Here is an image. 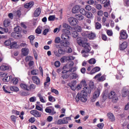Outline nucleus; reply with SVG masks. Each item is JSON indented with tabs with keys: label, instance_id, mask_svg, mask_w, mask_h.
I'll return each instance as SVG.
<instances>
[{
	"label": "nucleus",
	"instance_id": "obj_1",
	"mask_svg": "<svg viewBox=\"0 0 129 129\" xmlns=\"http://www.w3.org/2000/svg\"><path fill=\"white\" fill-rule=\"evenodd\" d=\"M77 41L78 45H79V46H82L84 48L83 50H82L81 51L83 57L87 58L88 56H89L88 53L91 50L90 44L89 43H86L85 40L81 37H78Z\"/></svg>",
	"mask_w": 129,
	"mask_h": 129
},
{
	"label": "nucleus",
	"instance_id": "obj_2",
	"mask_svg": "<svg viewBox=\"0 0 129 129\" xmlns=\"http://www.w3.org/2000/svg\"><path fill=\"white\" fill-rule=\"evenodd\" d=\"M71 32L68 30H64V33L61 34V38L62 40L60 41V45L61 47H65L68 48L70 46V42L69 41L71 40V37L69 36Z\"/></svg>",
	"mask_w": 129,
	"mask_h": 129
},
{
	"label": "nucleus",
	"instance_id": "obj_3",
	"mask_svg": "<svg viewBox=\"0 0 129 129\" xmlns=\"http://www.w3.org/2000/svg\"><path fill=\"white\" fill-rule=\"evenodd\" d=\"M108 98L109 99H111L113 103H116L118 101V96H117V94L114 91L110 92L108 95Z\"/></svg>",
	"mask_w": 129,
	"mask_h": 129
},
{
	"label": "nucleus",
	"instance_id": "obj_4",
	"mask_svg": "<svg viewBox=\"0 0 129 129\" xmlns=\"http://www.w3.org/2000/svg\"><path fill=\"white\" fill-rule=\"evenodd\" d=\"M91 89L89 87H85L83 88V90L81 92V95L84 96L85 98H84V100H86V98H87V93L90 94L91 93Z\"/></svg>",
	"mask_w": 129,
	"mask_h": 129
},
{
	"label": "nucleus",
	"instance_id": "obj_5",
	"mask_svg": "<svg viewBox=\"0 0 129 129\" xmlns=\"http://www.w3.org/2000/svg\"><path fill=\"white\" fill-rule=\"evenodd\" d=\"M84 98H85L84 96H82L81 93H78L76 97V100L77 102H78L79 100H81L82 102H86V101H87V98H86L85 101L84 100Z\"/></svg>",
	"mask_w": 129,
	"mask_h": 129
},
{
	"label": "nucleus",
	"instance_id": "obj_6",
	"mask_svg": "<svg viewBox=\"0 0 129 129\" xmlns=\"http://www.w3.org/2000/svg\"><path fill=\"white\" fill-rule=\"evenodd\" d=\"M30 113L33 115L34 117H36L37 118L42 116V113L36 110H32L30 111Z\"/></svg>",
	"mask_w": 129,
	"mask_h": 129
},
{
	"label": "nucleus",
	"instance_id": "obj_7",
	"mask_svg": "<svg viewBox=\"0 0 129 129\" xmlns=\"http://www.w3.org/2000/svg\"><path fill=\"white\" fill-rule=\"evenodd\" d=\"M68 22L71 26H76V25H77L78 20L75 18L70 17L68 19Z\"/></svg>",
	"mask_w": 129,
	"mask_h": 129
},
{
	"label": "nucleus",
	"instance_id": "obj_8",
	"mask_svg": "<svg viewBox=\"0 0 129 129\" xmlns=\"http://www.w3.org/2000/svg\"><path fill=\"white\" fill-rule=\"evenodd\" d=\"M129 91L125 87H123L121 90V96L122 97H126L128 96Z\"/></svg>",
	"mask_w": 129,
	"mask_h": 129
},
{
	"label": "nucleus",
	"instance_id": "obj_9",
	"mask_svg": "<svg viewBox=\"0 0 129 129\" xmlns=\"http://www.w3.org/2000/svg\"><path fill=\"white\" fill-rule=\"evenodd\" d=\"M100 94V92L99 91V90L97 89L94 93L93 97L91 98V101L92 102H94L95 101L96 99L99 96V95Z\"/></svg>",
	"mask_w": 129,
	"mask_h": 129
},
{
	"label": "nucleus",
	"instance_id": "obj_10",
	"mask_svg": "<svg viewBox=\"0 0 129 129\" xmlns=\"http://www.w3.org/2000/svg\"><path fill=\"white\" fill-rule=\"evenodd\" d=\"M120 39H122L123 40H125L127 39V34L125 30H121L120 32Z\"/></svg>",
	"mask_w": 129,
	"mask_h": 129
},
{
	"label": "nucleus",
	"instance_id": "obj_11",
	"mask_svg": "<svg viewBox=\"0 0 129 129\" xmlns=\"http://www.w3.org/2000/svg\"><path fill=\"white\" fill-rule=\"evenodd\" d=\"M32 79L33 83H35L37 85H40V84H41V81L38 77L36 76H33Z\"/></svg>",
	"mask_w": 129,
	"mask_h": 129
},
{
	"label": "nucleus",
	"instance_id": "obj_12",
	"mask_svg": "<svg viewBox=\"0 0 129 129\" xmlns=\"http://www.w3.org/2000/svg\"><path fill=\"white\" fill-rule=\"evenodd\" d=\"M97 2H100V4L104 5V8H107L108 6L110 5V1L107 0H97Z\"/></svg>",
	"mask_w": 129,
	"mask_h": 129
},
{
	"label": "nucleus",
	"instance_id": "obj_13",
	"mask_svg": "<svg viewBox=\"0 0 129 129\" xmlns=\"http://www.w3.org/2000/svg\"><path fill=\"white\" fill-rule=\"evenodd\" d=\"M42 10H41V8H38L36 9L33 14L34 18H38L40 15H41V13Z\"/></svg>",
	"mask_w": 129,
	"mask_h": 129
},
{
	"label": "nucleus",
	"instance_id": "obj_14",
	"mask_svg": "<svg viewBox=\"0 0 129 129\" xmlns=\"http://www.w3.org/2000/svg\"><path fill=\"white\" fill-rule=\"evenodd\" d=\"M80 12V6L77 5L73 7L72 9L73 14H76V13H79Z\"/></svg>",
	"mask_w": 129,
	"mask_h": 129
},
{
	"label": "nucleus",
	"instance_id": "obj_15",
	"mask_svg": "<svg viewBox=\"0 0 129 129\" xmlns=\"http://www.w3.org/2000/svg\"><path fill=\"white\" fill-rule=\"evenodd\" d=\"M100 71V68L99 67H96L93 68L90 72V74L92 75V74H95L97 72H99Z\"/></svg>",
	"mask_w": 129,
	"mask_h": 129
},
{
	"label": "nucleus",
	"instance_id": "obj_16",
	"mask_svg": "<svg viewBox=\"0 0 129 129\" xmlns=\"http://www.w3.org/2000/svg\"><path fill=\"white\" fill-rule=\"evenodd\" d=\"M107 116H108V118L110 120V121H114L115 120V117H114V115L112 113H108L107 114Z\"/></svg>",
	"mask_w": 129,
	"mask_h": 129
},
{
	"label": "nucleus",
	"instance_id": "obj_17",
	"mask_svg": "<svg viewBox=\"0 0 129 129\" xmlns=\"http://www.w3.org/2000/svg\"><path fill=\"white\" fill-rule=\"evenodd\" d=\"M22 54L23 56H27L29 55V49L27 48H23L21 49Z\"/></svg>",
	"mask_w": 129,
	"mask_h": 129
},
{
	"label": "nucleus",
	"instance_id": "obj_18",
	"mask_svg": "<svg viewBox=\"0 0 129 129\" xmlns=\"http://www.w3.org/2000/svg\"><path fill=\"white\" fill-rule=\"evenodd\" d=\"M127 48V42H123L121 45L119 46V49L121 50H124Z\"/></svg>",
	"mask_w": 129,
	"mask_h": 129
},
{
	"label": "nucleus",
	"instance_id": "obj_19",
	"mask_svg": "<svg viewBox=\"0 0 129 129\" xmlns=\"http://www.w3.org/2000/svg\"><path fill=\"white\" fill-rule=\"evenodd\" d=\"M3 25L5 28L9 27V26H10L11 25V20L9 19H6L4 21Z\"/></svg>",
	"mask_w": 129,
	"mask_h": 129
},
{
	"label": "nucleus",
	"instance_id": "obj_20",
	"mask_svg": "<svg viewBox=\"0 0 129 129\" xmlns=\"http://www.w3.org/2000/svg\"><path fill=\"white\" fill-rule=\"evenodd\" d=\"M20 87L22 88V89H23V90H26V91H28V85L27 84L24 83H21L20 85Z\"/></svg>",
	"mask_w": 129,
	"mask_h": 129
},
{
	"label": "nucleus",
	"instance_id": "obj_21",
	"mask_svg": "<svg viewBox=\"0 0 129 129\" xmlns=\"http://www.w3.org/2000/svg\"><path fill=\"white\" fill-rule=\"evenodd\" d=\"M34 6V2H30L28 3H26L25 5H24V8L25 9H31L32 7Z\"/></svg>",
	"mask_w": 129,
	"mask_h": 129
},
{
	"label": "nucleus",
	"instance_id": "obj_22",
	"mask_svg": "<svg viewBox=\"0 0 129 129\" xmlns=\"http://www.w3.org/2000/svg\"><path fill=\"white\" fill-rule=\"evenodd\" d=\"M117 70L118 72H119V73L123 71V64L121 63L119 64L117 66Z\"/></svg>",
	"mask_w": 129,
	"mask_h": 129
},
{
	"label": "nucleus",
	"instance_id": "obj_23",
	"mask_svg": "<svg viewBox=\"0 0 129 129\" xmlns=\"http://www.w3.org/2000/svg\"><path fill=\"white\" fill-rule=\"evenodd\" d=\"M68 60H70L69 56H63L60 58V62L61 63H65V62H67Z\"/></svg>",
	"mask_w": 129,
	"mask_h": 129
},
{
	"label": "nucleus",
	"instance_id": "obj_24",
	"mask_svg": "<svg viewBox=\"0 0 129 129\" xmlns=\"http://www.w3.org/2000/svg\"><path fill=\"white\" fill-rule=\"evenodd\" d=\"M58 121L60 124H64L65 123H67L68 122V120H67V118H63V119H59Z\"/></svg>",
	"mask_w": 129,
	"mask_h": 129
},
{
	"label": "nucleus",
	"instance_id": "obj_25",
	"mask_svg": "<svg viewBox=\"0 0 129 129\" xmlns=\"http://www.w3.org/2000/svg\"><path fill=\"white\" fill-rule=\"evenodd\" d=\"M58 52L59 55H64V54H66V50L62 48H59L58 49Z\"/></svg>",
	"mask_w": 129,
	"mask_h": 129
},
{
	"label": "nucleus",
	"instance_id": "obj_26",
	"mask_svg": "<svg viewBox=\"0 0 129 129\" xmlns=\"http://www.w3.org/2000/svg\"><path fill=\"white\" fill-rule=\"evenodd\" d=\"M28 39L30 40V42L31 45H32V46H34V40H35V36L30 35L28 37Z\"/></svg>",
	"mask_w": 129,
	"mask_h": 129
},
{
	"label": "nucleus",
	"instance_id": "obj_27",
	"mask_svg": "<svg viewBox=\"0 0 129 129\" xmlns=\"http://www.w3.org/2000/svg\"><path fill=\"white\" fill-rule=\"evenodd\" d=\"M37 96L38 97H39L40 101H41V102H42V103H45V102H46V101H45V99H44V97L42 96V94H41V93L37 94Z\"/></svg>",
	"mask_w": 129,
	"mask_h": 129
},
{
	"label": "nucleus",
	"instance_id": "obj_28",
	"mask_svg": "<svg viewBox=\"0 0 129 129\" xmlns=\"http://www.w3.org/2000/svg\"><path fill=\"white\" fill-rule=\"evenodd\" d=\"M34 89H36V85L34 84H31L29 86L28 85V91H31V90H34Z\"/></svg>",
	"mask_w": 129,
	"mask_h": 129
},
{
	"label": "nucleus",
	"instance_id": "obj_29",
	"mask_svg": "<svg viewBox=\"0 0 129 129\" xmlns=\"http://www.w3.org/2000/svg\"><path fill=\"white\" fill-rule=\"evenodd\" d=\"M75 18L79 21H82L84 19V17L81 15V14L76 15Z\"/></svg>",
	"mask_w": 129,
	"mask_h": 129
},
{
	"label": "nucleus",
	"instance_id": "obj_30",
	"mask_svg": "<svg viewBox=\"0 0 129 129\" xmlns=\"http://www.w3.org/2000/svg\"><path fill=\"white\" fill-rule=\"evenodd\" d=\"M85 16V17H86V18H88V19H91V18H92L93 15L91 12L87 11Z\"/></svg>",
	"mask_w": 129,
	"mask_h": 129
},
{
	"label": "nucleus",
	"instance_id": "obj_31",
	"mask_svg": "<svg viewBox=\"0 0 129 129\" xmlns=\"http://www.w3.org/2000/svg\"><path fill=\"white\" fill-rule=\"evenodd\" d=\"M105 75H103L102 76L100 77L99 78L97 79L98 81L99 82H102L105 80Z\"/></svg>",
	"mask_w": 129,
	"mask_h": 129
},
{
	"label": "nucleus",
	"instance_id": "obj_32",
	"mask_svg": "<svg viewBox=\"0 0 129 129\" xmlns=\"http://www.w3.org/2000/svg\"><path fill=\"white\" fill-rule=\"evenodd\" d=\"M10 90H11V91H14L15 92H17V91H19V88L16 86H11L10 87Z\"/></svg>",
	"mask_w": 129,
	"mask_h": 129
},
{
	"label": "nucleus",
	"instance_id": "obj_33",
	"mask_svg": "<svg viewBox=\"0 0 129 129\" xmlns=\"http://www.w3.org/2000/svg\"><path fill=\"white\" fill-rule=\"evenodd\" d=\"M0 69L3 71H6V70H9V69H10V68L8 66L3 65L0 67Z\"/></svg>",
	"mask_w": 129,
	"mask_h": 129
},
{
	"label": "nucleus",
	"instance_id": "obj_34",
	"mask_svg": "<svg viewBox=\"0 0 129 129\" xmlns=\"http://www.w3.org/2000/svg\"><path fill=\"white\" fill-rule=\"evenodd\" d=\"M95 29L96 30H100L101 29V24L98 22L95 23Z\"/></svg>",
	"mask_w": 129,
	"mask_h": 129
},
{
	"label": "nucleus",
	"instance_id": "obj_35",
	"mask_svg": "<svg viewBox=\"0 0 129 129\" xmlns=\"http://www.w3.org/2000/svg\"><path fill=\"white\" fill-rule=\"evenodd\" d=\"M71 75L72 79H77V78H78V75L76 73H73Z\"/></svg>",
	"mask_w": 129,
	"mask_h": 129
},
{
	"label": "nucleus",
	"instance_id": "obj_36",
	"mask_svg": "<svg viewBox=\"0 0 129 129\" xmlns=\"http://www.w3.org/2000/svg\"><path fill=\"white\" fill-rule=\"evenodd\" d=\"M35 33L36 34H41L42 33V27H38L35 30Z\"/></svg>",
	"mask_w": 129,
	"mask_h": 129
},
{
	"label": "nucleus",
	"instance_id": "obj_37",
	"mask_svg": "<svg viewBox=\"0 0 129 129\" xmlns=\"http://www.w3.org/2000/svg\"><path fill=\"white\" fill-rule=\"evenodd\" d=\"M81 86H83V87H86L85 86H87V84H86V81L85 80H83L81 81L80 83Z\"/></svg>",
	"mask_w": 129,
	"mask_h": 129
},
{
	"label": "nucleus",
	"instance_id": "obj_38",
	"mask_svg": "<svg viewBox=\"0 0 129 129\" xmlns=\"http://www.w3.org/2000/svg\"><path fill=\"white\" fill-rule=\"evenodd\" d=\"M50 108H52V106L47 107L45 108V112L47 113H51L52 112V110Z\"/></svg>",
	"mask_w": 129,
	"mask_h": 129
},
{
	"label": "nucleus",
	"instance_id": "obj_39",
	"mask_svg": "<svg viewBox=\"0 0 129 129\" xmlns=\"http://www.w3.org/2000/svg\"><path fill=\"white\" fill-rule=\"evenodd\" d=\"M21 27L19 26L16 27L14 28V32H16V33H21Z\"/></svg>",
	"mask_w": 129,
	"mask_h": 129
},
{
	"label": "nucleus",
	"instance_id": "obj_40",
	"mask_svg": "<svg viewBox=\"0 0 129 129\" xmlns=\"http://www.w3.org/2000/svg\"><path fill=\"white\" fill-rule=\"evenodd\" d=\"M48 100H49V101H50V102H54L56 101V99H55V98H54L52 96H48Z\"/></svg>",
	"mask_w": 129,
	"mask_h": 129
},
{
	"label": "nucleus",
	"instance_id": "obj_41",
	"mask_svg": "<svg viewBox=\"0 0 129 129\" xmlns=\"http://www.w3.org/2000/svg\"><path fill=\"white\" fill-rule=\"evenodd\" d=\"M54 43L55 44H59V43L61 44V38L60 37H56L54 40Z\"/></svg>",
	"mask_w": 129,
	"mask_h": 129
},
{
	"label": "nucleus",
	"instance_id": "obj_42",
	"mask_svg": "<svg viewBox=\"0 0 129 129\" xmlns=\"http://www.w3.org/2000/svg\"><path fill=\"white\" fill-rule=\"evenodd\" d=\"M87 11H85V9H80V14H82L83 16H85L86 15V13Z\"/></svg>",
	"mask_w": 129,
	"mask_h": 129
},
{
	"label": "nucleus",
	"instance_id": "obj_43",
	"mask_svg": "<svg viewBox=\"0 0 129 129\" xmlns=\"http://www.w3.org/2000/svg\"><path fill=\"white\" fill-rule=\"evenodd\" d=\"M95 37H96L95 34L93 33H91L88 34V37L89 38V39H94Z\"/></svg>",
	"mask_w": 129,
	"mask_h": 129
},
{
	"label": "nucleus",
	"instance_id": "obj_44",
	"mask_svg": "<svg viewBox=\"0 0 129 129\" xmlns=\"http://www.w3.org/2000/svg\"><path fill=\"white\" fill-rule=\"evenodd\" d=\"M101 38L102 40L103 41H107L108 40V38H107V36L104 34H101Z\"/></svg>",
	"mask_w": 129,
	"mask_h": 129
},
{
	"label": "nucleus",
	"instance_id": "obj_45",
	"mask_svg": "<svg viewBox=\"0 0 129 129\" xmlns=\"http://www.w3.org/2000/svg\"><path fill=\"white\" fill-rule=\"evenodd\" d=\"M72 34L74 38H77V37H78V35H79V34L77 33V31H73L72 32Z\"/></svg>",
	"mask_w": 129,
	"mask_h": 129
},
{
	"label": "nucleus",
	"instance_id": "obj_46",
	"mask_svg": "<svg viewBox=\"0 0 129 129\" xmlns=\"http://www.w3.org/2000/svg\"><path fill=\"white\" fill-rule=\"evenodd\" d=\"M32 60H33V57L31 56H27L26 58H25V61L26 62H29L32 61Z\"/></svg>",
	"mask_w": 129,
	"mask_h": 129
},
{
	"label": "nucleus",
	"instance_id": "obj_47",
	"mask_svg": "<svg viewBox=\"0 0 129 129\" xmlns=\"http://www.w3.org/2000/svg\"><path fill=\"white\" fill-rule=\"evenodd\" d=\"M21 96H28V95H30L29 92H23L20 93Z\"/></svg>",
	"mask_w": 129,
	"mask_h": 129
},
{
	"label": "nucleus",
	"instance_id": "obj_48",
	"mask_svg": "<svg viewBox=\"0 0 129 129\" xmlns=\"http://www.w3.org/2000/svg\"><path fill=\"white\" fill-rule=\"evenodd\" d=\"M89 64H95V63H96V60L94 58H91L89 60Z\"/></svg>",
	"mask_w": 129,
	"mask_h": 129
},
{
	"label": "nucleus",
	"instance_id": "obj_49",
	"mask_svg": "<svg viewBox=\"0 0 129 129\" xmlns=\"http://www.w3.org/2000/svg\"><path fill=\"white\" fill-rule=\"evenodd\" d=\"M97 126L100 129H102L103 128L104 126V123H98L97 125Z\"/></svg>",
	"mask_w": 129,
	"mask_h": 129
},
{
	"label": "nucleus",
	"instance_id": "obj_50",
	"mask_svg": "<svg viewBox=\"0 0 129 129\" xmlns=\"http://www.w3.org/2000/svg\"><path fill=\"white\" fill-rule=\"evenodd\" d=\"M51 81V79H50V77H47L46 79V81L44 83V86H46L47 85V83H49Z\"/></svg>",
	"mask_w": 129,
	"mask_h": 129
},
{
	"label": "nucleus",
	"instance_id": "obj_51",
	"mask_svg": "<svg viewBox=\"0 0 129 129\" xmlns=\"http://www.w3.org/2000/svg\"><path fill=\"white\" fill-rule=\"evenodd\" d=\"M51 91L53 93H55V94H56V95H58V94H59V92L58 91V90L53 89L52 88H51Z\"/></svg>",
	"mask_w": 129,
	"mask_h": 129
},
{
	"label": "nucleus",
	"instance_id": "obj_52",
	"mask_svg": "<svg viewBox=\"0 0 129 129\" xmlns=\"http://www.w3.org/2000/svg\"><path fill=\"white\" fill-rule=\"evenodd\" d=\"M62 27L64 29H68V30H70V28H71V27L67 24H63Z\"/></svg>",
	"mask_w": 129,
	"mask_h": 129
},
{
	"label": "nucleus",
	"instance_id": "obj_53",
	"mask_svg": "<svg viewBox=\"0 0 129 129\" xmlns=\"http://www.w3.org/2000/svg\"><path fill=\"white\" fill-rule=\"evenodd\" d=\"M106 33L108 36H109V37H111V36H112V35L113 34V33H112V31L110 30H107Z\"/></svg>",
	"mask_w": 129,
	"mask_h": 129
},
{
	"label": "nucleus",
	"instance_id": "obj_54",
	"mask_svg": "<svg viewBox=\"0 0 129 129\" xmlns=\"http://www.w3.org/2000/svg\"><path fill=\"white\" fill-rule=\"evenodd\" d=\"M3 89L5 93H11L10 91H8V88L7 87H5V86H4L3 87Z\"/></svg>",
	"mask_w": 129,
	"mask_h": 129
},
{
	"label": "nucleus",
	"instance_id": "obj_55",
	"mask_svg": "<svg viewBox=\"0 0 129 129\" xmlns=\"http://www.w3.org/2000/svg\"><path fill=\"white\" fill-rule=\"evenodd\" d=\"M12 36L14 37V38H17V37H19L20 35H19V34H18V33H16V32H13L11 34Z\"/></svg>",
	"mask_w": 129,
	"mask_h": 129
},
{
	"label": "nucleus",
	"instance_id": "obj_56",
	"mask_svg": "<svg viewBox=\"0 0 129 129\" xmlns=\"http://www.w3.org/2000/svg\"><path fill=\"white\" fill-rule=\"evenodd\" d=\"M35 108L37 110H39V111H42V112H43V108L41 107L40 106L36 105Z\"/></svg>",
	"mask_w": 129,
	"mask_h": 129
},
{
	"label": "nucleus",
	"instance_id": "obj_57",
	"mask_svg": "<svg viewBox=\"0 0 129 129\" xmlns=\"http://www.w3.org/2000/svg\"><path fill=\"white\" fill-rule=\"evenodd\" d=\"M89 88H90V89H93V88H94V83H93V82H91L89 83Z\"/></svg>",
	"mask_w": 129,
	"mask_h": 129
},
{
	"label": "nucleus",
	"instance_id": "obj_58",
	"mask_svg": "<svg viewBox=\"0 0 129 129\" xmlns=\"http://www.w3.org/2000/svg\"><path fill=\"white\" fill-rule=\"evenodd\" d=\"M16 15L17 17H18V18H20L22 15V12H21L20 10H18L16 12Z\"/></svg>",
	"mask_w": 129,
	"mask_h": 129
},
{
	"label": "nucleus",
	"instance_id": "obj_59",
	"mask_svg": "<svg viewBox=\"0 0 129 129\" xmlns=\"http://www.w3.org/2000/svg\"><path fill=\"white\" fill-rule=\"evenodd\" d=\"M11 118L12 121H13L14 122H16V119H17V116H16L15 115H11Z\"/></svg>",
	"mask_w": 129,
	"mask_h": 129
},
{
	"label": "nucleus",
	"instance_id": "obj_60",
	"mask_svg": "<svg viewBox=\"0 0 129 129\" xmlns=\"http://www.w3.org/2000/svg\"><path fill=\"white\" fill-rule=\"evenodd\" d=\"M29 122H31V123H34V121H36V120L35 119V117H32L29 119Z\"/></svg>",
	"mask_w": 129,
	"mask_h": 129
},
{
	"label": "nucleus",
	"instance_id": "obj_61",
	"mask_svg": "<svg viewBox=\"0 0 129 129\" xmlns=\"http://www.w3.org/2000/svg\"><path fill=\"white\" fill-rule=\"evenodd\" d=\"M8 75V74L7 73L4 72H1L0 73V76L1 77H6Z\"/></svg>",
	"mask_w": 129,
	"mask_h": 129
},
{
	"label": "nucleus",
	"instance_id": "obj_62",
	"mask_svg": "<svg viewBox=\"0 0 129 129\" xmlns=\"http://www.w3.org/2000/svg\"><path fill=\"white\" fill-rule=\"evenodd\" d=\"M76 71V68L74 67V68H72L71 69H70L68 71V72H72V73H73V72H75Z\"/></svg>",
	"mask_w": 129,
	"mask_h": 129
},
{
	"label": "nucleus",
	"instance_id": "obj_63",
	"mask_svg": "<svg viewBox=\"0 0 129 129\" xmlns=\"http://www.w3.org/2000/svg\"><path fill=\"white\" fill-rule=\"evenodd\" d=\"M17 42H13L12 43V44H11V48H16V46H17Z\"/></svg>",
	"mask_w": 129,
	"mask_h": 129
},
{
	"label": "nucleus",
	"instance_id": "obj_64",
	"mask_svg": "<svg viewBox=\"0 0 129 129\" xmlns=\"http://www.w3.org/2000/svg\"><path fill=\"white\" fill-rule=\"evenodd\" d=\"M76 31L77 32H81V31H82V29H81V27H80L79 26H77L76 27Z\"/></svg>",
	"mask_w": 129,
	"mask_h": 129
}]
</instances>
